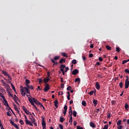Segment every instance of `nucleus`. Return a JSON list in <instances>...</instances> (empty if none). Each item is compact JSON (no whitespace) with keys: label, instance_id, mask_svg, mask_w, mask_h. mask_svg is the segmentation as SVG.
Instances as JSON below:
<instances>
[{"label":"nucleus","instance_id":"nucleus-1","mask_svg":"<svg viewBox=\"0 0 129 129\" xmlns=\"http://www.w3.org/2000/svg\"><path fill=\"white\" fill-rule=\"evenodd\" d=\"M28 100H29L30 104L31 105H32V106H33L34 108H35V109L36 110V111L37 112H39V110L37 108L36 105H35V104H34L35 102H34V101H33V98H32V97H31V98L29 97Z\"/></svg>","mask_w":129,"mask_h":129},{"label":"nucleus","instance_id":"nucleus-2","mask_svg":"<svg viewBox=\"0 0 129 129\" xmlns=\"http://www.w3.org/2000/svg\"><path fill=\"white\" fill-rule=\"evenodd\" d=\"M72 115H73L72 108V107H70L69 115L70 117V120H69V122L70 123H73V119Z\"/></svg>","mask_w":129,"mask_h":129},{"label":"nucleus","instance_id":"nucleus-3","mask_svg":"<svg viewBox=\"0 0 129 129\" xmlns=\"http://www.w3.org/2000/svg\"><path fill=\"white\" fill-rule=\"evenodd\" d=\"M3 101H4L3 103H4V105L6 107H7V108H8V107H9V104L8 103V101H7L5 96H4V100H3Z\"/></svg>","mask_w":129,"mask_h":129},{"label":"nucleus","instance_id":"nucleus-4","mask_svg":"<svg viewBox=\"0 0 129 129\" xmlns=\"http://www.w3.org/2000/svg\"><path fill=\"white\" fill-rule=\"evenodd\" d=\"M10 123L12 124V125H13V126L15 127L16 129H19V126H17V124H16L13 121H12V119H10Z\"/></svg>","mask_w":129,"mask_h":129},{"label":"nucleus","instance_id":"nucleus-5","mask_svg":"<svg viewBox=\"0 0 129 129\" xmlns=\"http://www.w3.org/2000/svg\"><path fill=\"white\" fill-rule=\"evenodd\" d=\"M20 88H21V95L23 96V97H25V93L24 92V88H23V87H22V86H20Z\"/></svg>","mask_w":129,"mask_h":129},{"label":"nucleus","instance_id":"nucleus-6","mask_svg":"<svg viewBox=\"0 0 129 129\" xmlns=\"http://www.w3.org/2000/svg\"><path fill=\"white\" fill-rule=\"evenodd\" d=\"M49 89H50L49 85H48V84H47L46 85H45V87L44 89V91L45 92H47V91H48Z\"/></svg>","mask_w":129,"mask_h":129},{"label":"nucleus","instance_id":"nucleus-7","mask_svg":"<svg viewBox=\"0 0 129 129\" xmlns=\"http://www.w3.org/2000/svg\"><path fill=\"white\" fill-rule=\"evenodd\" d=\"M42 126L43 127V129L44 127V126H46V123L45 121V119L43 117H42Z\"/></svg>","mask_w":129,"mask_h":129},{"label":"nucleus","instance_id":"nucleus-8","mask_svg":"<svg viewBox=\"0 0 129 129\" xmlns=\"http://www.w3.org/2000/svg\"><path fill=\"white\" fill-rule=\"evenodd\" d=\"M33 100L35 104H36V105H37V106H40V102H39V101H37V100H36L35 98H33Z\"/></svg>","mask_w":129,"mask_h":129},{"label":"nucleus","instance_id":"nucleus-9","mask_svg":"<svg viewBox=\"0 0 129 129\" xmlns=\"http://www.w3.org/2000/svg\"><path fill=\"white\" fill-rule=\"evenodd\" d=\"M66 65H65L64 64H60V71H62V72H63V70L64 68H66Z\"/></svg>","mask_w":129,"mask_h":129},{"label":"nucleus","instance_id":"nucleus-10","mask_svg":"<svg viewBox=\"0 0 129 129\" xmlns=\"http://www.w3.org/2000/svg\"><path fill=\"white\" fill-rule=\"evenodd\" d=\"M67 111H68V107L66 105L64 106V110H63V114L64 115V116H66L67 113Z\"/></svg>","mask_w":129,"mask_h":129},{"label":"nucleus","instance_id":"nucleus-11","mask_svg":"<svg viewBox=\"0 0 129 129\" xmlns=\"http://www.w3.org/2000/svg\"><path fill=\"white\" fill-rule=\"evenodd\" d=\"M30 81L29 80H26V81H25V85L26 86H27V87H28V88H30V86H29V83H30Z\"/></svg>","mask_w":129,"mask_h":129},{"label":"nucleus","instance_id":"nucleus-12","mask_svg":"<svg viewBox=\"0 0 129 129\" xmlns=\"http://www.w3.org/2000/svg\"><path fill=\"white\" fill-rule=\"evenodd\" d=\"M24 89L25 91H26V92H27V93H29V94H30V91L29 88H28V87H26H26H24Z\"/></svg>","mask_w":129,"mask_h":129},{"label":"nucleus","instance_id":"nucleus-13","mask_svg":"<svg viewBox=\"0 0 129 129\" xmlns=\"http://www.w3.org/2000/svg\"><path fill=\"white\" fill-rule=\"evenodd\" d=\"M95 87L97 88V89H100V85H99L98 82H97L95 84Z\"/></svg>","mask_w":129,"mask_h":129},{"label":"nucleus","instance_id":"nucleus-14","mask_svg":"<svg viewBox=\"0 0 129 129\" xmlns=\"http://www.w3.org/2000/svg\"><path fill=\"white\" fill-rule=\"evenodd\" d=\"M13 99L15 101V103H17V101H18V97H17L16 95H14Z\"/></svg>","mask_w":129,"mask_h":129},{"label":"nucleus","instance_id":"nucleus-15","mask_svg":"<svg viewBox=\"0 0 129 129\" xmlns=\"http://www.w3.org/2000/svg\"><path fill=\"white\" fill-rule=\"evenodd\" d=\"M58 102L57 100H55V101H54V106L55 107V108H58Z\"/></svg>","mask_w":129,"mask_h":129},{"label":"nucleus","instance_id":"nucleus-16","mask_svg":"<svg viewBox=\"0 0 129 129\" xmlns=\"http://www.w3.org/2000/svg\"><path fill=\"white\" fill-rule=\"evenodd\" d=\"M90 126L92 127V128H96V126H95V124L93 122H90Z\"/></svg>","mask_w":129,"mask_h":129},{"label":"nucleus","instance_id":"nucleus-17","mask_svg":"<svg viewBox=\"0 0 129 129\" xmlns=\"http://www.w3.org/2000/svg\"><path fill=\"white\" fill-rule=\"evenodd\" d=\"M66 59H65V58H61L60 59V60H59V63H62L63 62V63H64V62H66Z\"/></svg>","mask_w":129,"mask_h":129},{"label":"nucleus","instance_id":"nucleus-18","mask_svg":"<svg viewBox=\"0 0 129 129\" xmlns=\"http://www.w3.org/2000/svg\"><path fill=\"white\" fill-rule=\"evenodd\" d=\"M78 72H79L78 69H74V70H73L72 72V74L76 75V74H77Z\"/></svg>","mask_w":129,"mask_h":129},{"label":"nucleus","instance_id":"nucleus-19","mask_svg":"<svg viewBox=\"0 0 129 129\" xmlns=\"http://www.w3.org/2000/svg\"><path fill=\"white\" fill-rule=\"evenodd\" d=\"M30 119H31V122H32L31 123L32 124H34L35 121V118H34V117L32 115L31 118H30Z\"/></svg>","mask_w":129,"mask_h":129},{"label":"nucleus","instance_id":"nucleus-20","mask_svg":"<svg viewBox=\"0 0 129 129\" xmlns=\"http://www.w3.org/2000/svg\"><path fill=\"white\" fill-rule=\"evenodd\" d=\"M93 104H94L95 107H96V106H97V104H98V101H97V100H95V99H94V100H93Z\"/></svg>","mask_w":129,"mask_h":129},{"label":"nucleus","instance_id":"nucleus-21","mask_svg":"<svg viewBox=\"0 0 129 129\" xmlns=\"http://www.w3.org/2000/svg\"><path fill=\"white\" fill-rule=\"evenodd\" d=\"M129 83L127 82L126 80L125 81V88H128Z\"/></svg>","mask_w":129,"mask_h":129},{"label":"nucleus","instance_id":"nucleus-22","mask_svg":"<svg viewBox=\"0 0 129 129\" xmlns=\"http://www.w3.org/2000/svg\"><path fill=\"white\" fill-rule=\"evenodd\" d=\"M50 79H48V77H46V79H44V82L45 83V85H46L47 82H48L49 81Z\"/></svg>","mask_w":129,"mask_h":129},{"label":"nucleus","instance_id":"nucleus-23","mask_svg":"<svg viewBox=\"0 0 129 129\" xmlns=\"http://www.w3.org/2000/svg\"><path fill=\"white\" fill-rule=\"evenodd\" d=\"M51 61L53 63V66H54V65H57L58 64V62H57V61H55L54 59H51Z\"/></svg>","mask_w":129,"mask_h":129},{"label":"nucleus","instance_id":"nucleus-24","mask_svg":"<svg viewBox=\"0 0 129 129\" xmlns=\"http://www.w3.org/2000/svg\"><path fill=\"white\" fill-rule=\"evenodd\" d=\"M27 125H30V126H33V124H32L31 122L29 121V120H27Z\"/></svg>","mask_w":129,"mask_h":129},{"label":"nucleus","instance_id":"nucleus-25","mask_svg":"<svg viewBox=\"0 0 129 129\" xmlns=\"http://www.w3.org/2000/svg\"><path fill=\"white\" fill-rule=\"evenodd\" d=\"M65 119L63 117H60L59 119V122L61 123H63Z\"/></svg>","mask_w":129,"mask_h":129},{"label":"nucleus","instance_id":"nucleus-26","mask_svg":"<svg viewBox=\"0 0 129 129\" xmlns=\"http://www.w3.org/2000/svg\"><path fill=\"white\" fill-rule=\"evenodd\" d=\"M14 109H15V111H17V112H19V111L17 108V106L16 105V104H14Z\"/></svg>","mask_w":129,"mask_h":129},{"label":"nucleus","instance_id":"nucleus-27","mask_svg":"<svg viewBox=\"0 0 129 129\" xmlns=\"http://www.w3.org/2000/svg\"><path fill=\"white\" fill-rule=\"evenodd\" d=\"M11 86H12V88L13 89V90H14V91H15L16 93H17L16 88H15V86H14L13 84H11Z\"/></svg>","mask_w":129,"mask_h":129},{"label":"nucleus","instance_id":"nucleus-28","mask_svg":"<svg viewBox=\"0 0 129 129\" xmlns=\"http://www.w3.org/2000/svg\"><path fill=\"white\" fill-rule=\"evenodd\" d=\"M121 124V120H119L117 122V125L118 126H120V125Z\"/></svg>","mask_w":129,"mask_h":129},{"label":"nucleus","instance_id":"nucleus-29","mask_svg":"<svg viewBox=\"0 0 129 129\" xmlns=\"http://www.w3.org/2000/svg\"><path fill=\"white\" fill-rule=\"evenodd\" d=\"M82 105L84 106H86L87 105V103L85 101H82Z\"/></svg>","mask_w":129,"mask_h":129},{"label":"nucleus","instance_id":"nucleus-30","mask_svg":"<svg viewBox=\"0 0 129 129\" xmlns=\"http://www.w3.org/2000/svg\"><path fill=\"white\" fill-rule=\"evenodd\" d=\"M106 49H107V50H111V47H110V46H109V45H106Z\"/></svg>","mask_w":129,"mask_h":129},{"label":"nucleus","instance_id":"nucleus-31","mask_svg":"<svg viewBox=\"0 0 129 129\" xmlns=\"http://www.w3.org/2000/svg\"><path fill=\"white\" fill-rule=\"evenodd\" d=\"M81 80L80 78H77V79H75V82H80Z\"/></svg>","mask_w":129,"mask_h":129},{"label":"nucleus","instance_id":"nucleus-32","mask_svg":"<svg viewBox=\"0 0 129 129\" xmlns=\"http://www.w3.org/2000/svg\"><path fill=\"white\" fill-rule=\"evenodd\" d=\"M77 62V60H76V59H74L72 61V63H73V64H76Z\"/></svg>","mask_w":129,"mask_h":129},{"label":"nucleus","instance_id":"nucleus-33","mask_svg":"<svg viewBox=\"0 0 129 129\" xmlns=\"http://www.w3.org/2000/svg\"><path fill=\"white\" fill-rule=\"evenodd\" d=\"M60 58V56H54V57H53V59L54 60H58V59H59Z\"/></svg>","mask_w":129,"mask_h":129},{"label":"nucleus","instance_id":"nucleus-34","mask_svg":"<svg viewBox=\"0 0 129 129\" xmlns=\"http://www.w3.org/2000/svg\"><path fill=\"white\" fill-rule=\"evenodd\" d=\"M61 55H62V56H63L64 57H68V55L67 54H66V53H65L64 52H62L61 53Z\"/></svg>","mask_w":129,"mask_h":129},{"label":"nucleus","instance_id":"nucleus-35","mask_svg":"<svg viewBox=\"0 0 129 129\" xmlns=\"http://www.w3.org/2000/svg\"><path fill=\"white\" fill-rule=\"evenodd\" d=\"M2 72L4 75H6V76H8V74L7 71H2Z\"/></svg>","mask_w":129,"mask_h":129},{"label":"nucleus","instance_id":"nucleus-36","mask_svg":"<svg viewBox=\"0 0 129 129\" xmlns=\"http://www.w3.org/2000/svg\"><path fill=\"white\" fill-rule=\"evenodd\" d=\"M128 108H129V106H128V104H127V103H126V104H125V109L126 110H128Z\"/></svg>","mask_w":129,"mask_h":129},{"label":"nucleus","instance_id":"nucleus-37","mask_svg":"<svg viewBox=\"0 0 129 129\" xmlns=\"http://www.w3.org/2000/svg\"><path fill=\"white\" fill-rule=\"evenodd\" d=\"M73 116L74 117H77V113L76 112V111H73Z\"/></svg>","mask_w":129,"mask_h":129},{"label":"nucleus","instance_id":"nucleus-38","mask_svg":"<svg viewBox=\"0 0 129 129\" xmlns=\"http://www.w3.org/2000/svg\"><path fill=\"white\" fill-rule=\"evenodd\" d=\"M123 85V83H122V82H121L120 83H119V86L120 88H122Z\"/></svg>","mask_w":129,"mask_h":129},{"label":"nucleus","instance_id":"nucleus-39","mask_svg":"<svg viewBox=\"0 0 129 129\" xmlns=\"http://www.w3.org/2000/svg\"><path fill=\"white\" fill-rule=\"evenodd\" d=\"M0 97H1V98H2V99H3V100H4V96L3 94H2V93H1V92H0Z\"/></svg>","mask_w":129,"mask_h":129},{"label":"nucleus","instance_id":"nucleus-40","mask_svg":"<svg viewBox=\"0 0 129 129\" xmlns=\"http://www.w3.org/2000/svg\"><path fill=\"white\" fill-rule=\"evenodd\" d=\"M26 114H27V115H29V114H30V115H32V114L30 113L29 111H28V110L26 108Z\"/></svg>","mask_w":129,"mask_h":129},{"label":"nucleus","instance_id":"nucleus-41","mask_svg":"<svg viewBox=\"0 0 129 129\" xmlns=\"http://www.w3.org/2000/svg\"><path fill=\"white\" fill-rule=\"evenodd\" d=\"M120 50V48H119V47H116V52H119Z\"/></svg>","mask_w":129,"mask_h":129},{"label":"nucleus","instance_id":"nucleus-42","mask_svg":"<svg viewBox=\"0 0 129 129\" xmlns=\"http://www.w3.org/2000/svg\"><path fill=\"white\" fill-rule=\"evenodd\" d=\"M22 109H23V111H24V112L25 113H26V107H25V106H23L22 107Z\"/></svg>","mask_w":129,"mask_h":129},{"label":"nucleus","instance_id":"nucleus-43","mask_svg":"<svg viewBox=\"0 0 129 129\" xmlns=\"http://www.w3.org/2000/svg\"><path fill=\"white\" fill-rule=\"evenodd\" d=\"M129 61V59H127V60H123L122 61V64H124V63H126V62H128Z\"/></svg>","mask_w":129,"mask_h":129},{"label":"nucleus","instance_id":"nucleus-44","mask_svg":"<svg viewBox=\"0 0 129 129\" xmlns=\"http://www.w3.org/2000/svg\"><path fill=\"white\" fill-rule=\"evenodd\" d=\"M103 129H108V124H106V125H105L104 128H103Z\"/></svg>","mask_w":129,"mask_h":129},{"label":"nucleus","instance_id":"nucleus-45","mask_svg":"<svg viewBox=\"0 0 129 129\" xmlns=\"http://www.w3.org/2000/svg\"><path fill=\"white\" fill-rule=\"evenodd\" d=\"M20 123L21 125H24V121H23V120H20Z\"/></svg>","mask_w":129,"mask_h":129},{"label":"nucleus","instance_id":"nucleus-46","mask_svg":"<svg viewBox=\"0 0 129 129\" xmlns=\"http://www.w3.org/2000/svg\"><path fill=\"white\" fill-rule=\"evenodd\" d=\"M111 104H112V105H115V104H116V102H115V101H111Z\"/></svg>","mask_w":129,"mask_h":129},{"label":"nucleus","instance_id":"nucleus-47","mask_svg":"<svg viewBox=\"0 0 129 129\" xmlns=\"http://www.w3.org/2000/svg\"><path fill=\"white\" fill-rule=\"evenodd\" d=\"M11 111H10V112H7V116H11Z\"/></svg>","mask_w":129,"mask_h":129},{"label":"nucleus","instance_id":"nucleus-48","mask_svg":"<svg viewBox=\"0 0 129 129\" xmlns=\"http://www.w3.org/2000/svg\"><path fill=\"white\" fill-rule=\"evenodd\" d=\"M50 71H47V78H49V77H50Z\"/></svg>","mask_w":129,"mask_h":129},{"label":"nucleus","instance_id":"nucleus-49","mask_svg":"<svg viewBox=\"0 0 129 129\" xmlns=\"http://www.w3.org/2000/svg\"><path fill=\"white\" fill-rule=\"evenodd\" d=\"M24 116H25V122H26V123L27 124V119H28V118H27V116H26V115H24Z\"/></svg>","mask_w":129,"mask_h":129},{"label":"nucleus","instance_id":"nucleus-50","mask_svg":"<svg viewBox=\"0 0 129 129\" xmlns=\"http://www.w3.org/2000/svg\"><path fill=\"white\" fill-rule=\"evenodd\" d=\"M37 80H38L39 83H42L43 80L42 79H38Z\"/></svg>","mask_w":129,"mask_h":129},{"label":"nucleus","instance_id":"nucleus-51","mask_svg":"<svg viewBox=\"0 0 129 129\" xmlns=\"http://www.w3.org/2000/svg\"><path fill=\"white\" fill-rule=\"evenodd\" d=\"M0 127H1V129H3V124H2V121L1 119H0Z\"/></svg>","mask_w":129,"mask_h":129},{"label":"nucleus","instance_id":"nucleus-52","mask_svg":"<svg viewBox=\"0 0 129 129\" xmlns=\"http://www.w3.org/2000/svg\"><path fill=\"white\" fill-rule=\"evenodd\" d=\"M123 126L122 125H120L119 126L117 127V129H122Z\"/></svg>","mask_w":129,"mask_h":129},{"label":"nucleus","instance_id":"nucleus-53","mask_svg":"<svg viewBox=\"0 0 129 129\" xmlns=\"http://www.w3.org/2000/svg\"><path fill=\"white\" fill-rule=\"evenodd\" d=\"M82 58H83V59L84 60V61H85V60H86V56L83 55V56H82Z\"/></svg>","mask_w":129,"mask_h":129},{"label":"nucleus","instance_id":"nucleus-54","mask_svg":"<svg viewBox=\"0 0 129 129\" xmlns=\"http://www.w3.org/2000/svg\"><path fill=\"white\" fill-rule=\"evenodd\" d=\"M59 126L60 129H63V126H62V125H61V124H59Z\"/></svg>","mask_w":129,"mask_h":129},{"label":"nucleus","instance_id":"nucleus-55","mask_svg":"<svg viewBox=\"0 0 129 129\" xmlns=\"http://www.w3.org/2000/svg\"><path fill=\"white\" fill-rule=\"evenodd\" d=\"M70 95H68V96H67V99H68V100H69V101H70V100H71V98H70Z\"/></svg>","mask_w":129,"mask_h":129},{"label":"nucleus","instance_id":"nucleus-56","mask_svg":"<svg viewBox=\"0 0 129 129\" xmlns=\"http://www.w3.org/2000/svg\"><path fill=\"white\" fill-rule=\"evenodd\" d=\"M94 92V91H91V92H90L89 94H90V95H93V93Z\"/></svg>","mask_w":129,"mask_h":129},{"label":"nucleus","instance_id":"nucleus-57","mask_svg":"<svg viewBox=\"0 0 129 129\" xmlns=\"http://www.w3.org/2000/svg\"><path fill=\"white\" fill-rule=\"evenodd\" d=\"M67 89V90H71L72 87H71V86H69V87H68Z\"/></svg>","mask_w":129,"mask_h":129},{"label":"nucleus","instance_id":"nucleus-58","mask_svg":"<svg viewBox=\"0 0 129 129\" xmlns=\"http://www.w3.org/2000/svg\"><path fill=\"white\" fill-rule=\"evenodd\" d=\"M77 129H84L83 127H80V126H77Z\"/></svg>","mask_w":129,"mask_h":129},{"label":"nucleus","instance_id":"nucleus-59","mask_svg":"<svg viewBox=\"0 0 129 129\" xmlns=\"http://www.w3.org/2000/svg\"><path fill=\"white\" fill-rule=\"evenodd\" d=\"M126 81H127V82H128V84H129V81H128V76H126Z\"/></svg>","mask_w":129,"mask_h":129},{"label":"nucleus","instance_id":"nucleus-60","mask_svg":"<svg viewBox=\"0 0 129 129\" xmlns=\"http://www.w3.org/2000/svg\"><path fill=\"white\" fill-rule=\"evenodd\" d=\"M68 70H69V67H66L65 72H67Z\"/></svg>","mask_w":129,"mask_h":129},{"label":"nucleus","instance_id":"nucleus-61","mask_svg":"<svg viewBox=\"0 0 129 129\" xmlns=\"http://www.w3.org/2000/svg\"><path fill=\"white\" fill-rule=\"evenodd\" d=\"M93 54H92V53H91L89 54V56L90 57H93Z\"/></svg>","mask_w":129,"mask_h":129},{"label":"nucleus","instance_id":"nucleus-62","mask_svg":"<svg viewBox=\"0 0 129 129\" xmlns=\"http://www.w3.org/2000/svg\"><path fill=\"white\" fill-rule=\"evenodd\" d=\"M99 61H103V59L102 58V57H99Z\"/></svg>","mask_w":129,"mask_h":129},{"label":"nucleus","instance_id":"nucleus-63","mask_svg":"<svg viewBox=\"0 0 129 129\" xmlns=\"http://www.w3.org/2000/svg\"><path fill=\"white\" fill-rule=\"evenodd\" d=\"M125 72H126V73H129V70L128 69H125Z\"/></svg>","mask_w":129,"mask_h":129},{"label":"nucleus","instance_id":"nucleus-64","mask_svg":"<svg viewBox=\"0 0 129 129\" xmlns=\"http://www.w3.org/2000/svg\"><path fill=\"white\" fill-rule=\"evenodd\" d=\"M111 117V114H107V118H109Z\"/></svg>","mask_w":129,"mask_h":129}]
</instances>
